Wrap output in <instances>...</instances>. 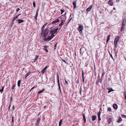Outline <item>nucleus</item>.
Wrapping results in <instances>:
<instances>
[{"mask_svg":"<svg viewBox=\"0 0 126 126\" xmlns=\"http://www.w3.org/2000/svg\"><path fill=\"white\" fill-rule=\"evenodd\" d=\"M104 74H105V73H104V72H103L102 73V77L104 75Z\"/></svg>","mask_w":126,"mask_h":126,"instance_id":"49","label":"nucleus"},{"mask_svg":"<svg viewBox=\"0 0 126 126\" xmlns=\"http://www.w3.org/2000/svg\"><path fill=\"white\" fill-rule=\"evenodd\" d=\"M108 110L110 112L111 111V108L109 107L108 108Z\"/></svg>","mask_w":126,"mask_h":126,"instance_id":"25","label":"nucleus"},{"mask_svg":"<svg viewBox=\"0 0 126 126\" xmlns=\"http://www.w3.org/2000/svg\"><path fill=\"white\" fill-rule=\"evenodd\" d=\"M124 94L125 96V98L126 99V92H124Z\"/></svg>","mask_w":126,"mask_h":126,"instance_id":"28","label":"nucleus"},{"mask_svg":"<svg viewBox=\"0 0 126 126\" xmlns=\"http://www.w3.org/2000/svg\"><path fill=\"white\" fill-rule=\"evenodd\" d=\"M122 121V119L121 117H120L119 118V119H118L117 122L118 123H120Z\"/></svg>","mask_w":126,"mask_h":126,"instance_id":"17","label":"nucleus"},{"mask_svg":"<svg viewBox=\"0 0 126 126\" xmlns=\"http://www.w3.org/2000/svg\"><path fill=\"white\" fill-rule=\"evenodd\" d=\"M126 21L125 20H123L122 21V26H125L126 24Z\"/></svg>","mask_w":126,"mask_h":126,"instance_id":"13","label":"nucleus"},{"mask_svg":"<svg viewBox=\"0 0 126 126\" xmlns=\"http://www.w3.org/2000/svg\"><path fill=\"white\" fill-rule=\"evenodd\" d=\"M59 21V19H57L53 21L52 22V24H55L56 23L58 22Z\"/></svg>","mask_w":126,"mask_h":126,"instance_id":"11","label":"nucleus"},{"mask_svg":"<svg viewBox=\"0 0 126 126\" xmlns=\"http://www.w3.org/2000/svg\"><path fill=\"white\" fill-rule=\"evenodd\" d=\"M38 56H36L34 59H35V60H36L38 58Z\"/></svg>","mask_w":126,"mask_h":126,"instance_id":"32","label":"nucleus"},{"mask_svg":"<svg viewBox=\"0 0 126 126\" xmlns=\"http://www.w3.org/2000/svg\"><path fill=\"white\" fill-rule=\"evenodd\" d=\"M15 86L14 85H13L12 86V89H14V87H15Z\"/></svg>","mask_w":126,"mask_h":126,"instance_id":"42","label":"nucleus"},{"mask_svg":"<svg viewBox=\"0 0 126 126\" xmlns=\"http://www.w3.org/2000/svg\"><path fill=\"white\" fill-rule=\"evenodd\" d=\"M119 38L120 37L119 36H118L115 39L114 41V47L115 48H116L117 47L118 42L119 40Z\"/></svg>","mask_w":126,"mask_h":126,"instance_id":"2","label":"nucleus"},{"mask_svg":"<svg viewBox=\"0 0 126 126\" xmlns=\"http://www.w3.org/2000/svg\"><path fill=\"white\" fill-rule=\"evenodd\" d=\"M12 123H13L14 122V117L13 116H12Z\"/></svg>","mask_w":126,"mask_h":126,"instance_id":"31","label":"nucleus"},{"mask_svg":"<svg viewBox=\"0 0 126 126\" xmlns=\"http://www.w3.org/2000/svg\"><path fill=\"white\" fill-rule=\"evenodd\" d=\"M10 107H11V104H10L9 105V107H8V108H9V110L10 108Z\"/></svg>","mask_w":126,"mask_h":126,"instance_id":"47","label":"nucleus"},{"mask_svg":"<svg viewBox=\"0 0 126 126\" xmlns=\"http://www.w3.org/2000/svg\"><path fill=\"white\" fill-rule=\"evenodd\" d=\"M122 117H125V118H126V115H125L123 114V115H122Z\"/></svg>","mask_w":126,"mask_h":126,"instance_id":"35","label":"nucleus"},{"mask_svg":"<svg viewBox=\"0 0 126 126\" xmlns=\"http://www.w3.org/2000/svg\"><path fill=\"white\" fill-rule=\"evenodd\" d=\"M120 0H116V1L117 2H118Z\"/></svg>","mask_w":126,"mask_h":126,"instance_id":"60","label":"nucleus"},{"mask_svg":"<svg viewBox=\"0 0 126 126\" xmlns=\"http://www.w3.org/2000/svg\"><path fill=\"white\" fill-rule=\"evenodd\" d=\"M109 39H107V40L106 41L107 42H108L109 41Z\"/></svg>","mask_w":126,"mask_h":126,"instance_id":"62","label":"nucleus"},{"mask_svg":"<svg viewBox=\"0 0 126 126\" xmlns=\"http://www.w3.org/2000/svg\"><path fill=\"white\" fill-rule=\"evenodd\" d=\"M61 14H62L63 12H64V11L62 10H61Z\"/></svg>","mask_w":126,"mask_h":126,"instance_id":"50","label":"nucleus"},{"mask_svg":"<svg viewBox=\"0 0 126 126\" xmlns=\"http://www.w3.org/2000/svg\"><path fill=\"white\" fill-rule=\"evenodd\" d=\"M57 83H58V86H60V83H59V78H58H58H57Z\"/></svg>","mask_w":126,"mask_h":126,"instance_id":"21","label":"nucleus"},{"mask_svg":"<svg viewBox=\"0 0 126 126\" xmlns=\"http://www.w3.org/2000/svg\"><path fill=\"white\" fill-rule=\"evenodd\" d=\"M38 11H37L36 12V15H35V16H37L38 15Z\"/></svg>","mask_w":126,"mask_h":126,"instance_id":"45","label":"nucleus"},{"mask_svg":"<svg viewBox=\"0 0 126 126\" xmlns=\"http://www.w3.org/2000/svg\"><path fill=\"white\" fill-rule=\"evenodd\" d=\"M125 26H122L121 28L120 29V31L121 32H122L123 31L124 29H125Z\"/></svg>","mask_w":126,"mask_h":126,"instance_id":"18","label":"nucleus"},{"mask_svg":"<svg viewBox=\"0 0 126 126\" xmlns=\"http://www.w3.org/2000/svg\"><path fill=\"white\" fill-rule=\"evenodd\" d=\"M109 39H107V40L106 41L107 42H108L109 41Z\"/></svg>","mask_w":126,"mask_h":126,"instance_id":"61","label":"nucleus"},{"mask_svg":"<svg viewBox=\"0 0 126 126\" xmlns=\"http://www.w3.org/2000/svg\"><path fill=\"white\" fill-rule=\"evenodd\" d=\"M72 19V18H71L69 20V21L68 22V23H69V22H70V21Z\"/></svg>","mask_w":126,"mask_h":126,"instance_id":"54","label":"nucleus"},{"mask_svg":"<svg viewBox=\"0 0 126 126\" xmlns=\"http://www.w3.org/2000/svg\"><path fill=\"white\" fill-rule=\"evenodd\" d=\"M82 79H83V82H84V78H82Z\"/></svg>","mask_w":126,"mask_h":126,"instance_id":"63","label":"nucleus"},{"mask_svg":"<svg viewBox=\"0 0 126 126\" xmlns=\"http://www.w3.org/2000/svg\"><path fill=\"white\" fill-rule=\"evenodd\" d=\"M20 10V9L19 8H17L16 10V11L17 12H18L19 10Z\"/></svg>","mask_w":126,"mask_h":126,"instance_id":"44","label":"nucleus"},{"mask_svg":"<svg viewBox=\"0 0 126 126\" xmlns=\"http://www.w3.org/2000/svg\"><path fill=\"white\" fill-rule=\"evenodd\" d=\"M56 44H56L54 46V49H56Z\"/></svg>","mask_w":126,"mask_h":126,"instance_id":"57","label":"nucleus"},{"mask_svg":"<svg viewBox=\"0 0 126 126\" xmlns=\"http://www.w3.org/2000/svg\"><path fill=\"white\" fill-rule=\"evenodd\" d=\"M62 120H60L59 123V126H61V125L62 123Z\"/></svg>","mask_w":126,"mask_h":126,"instance_id":"22","label":"nucleus"},{"mask_svg":"<svg viewBox=\"0 0 126 126\" xmlns=\"http://www.w3.org/2000/svg\"><path fill=\"white\" fill-rule=\"evenodd\" d=\"M92 6H90L89 8H88L86 9V11L87 12H89L91 10V9L92 8Z\"/></svg>","mask_w":126,"mask_h":126,"instance_id":"12","label":"nucleus"},{"mask_svg":"<svg viewBox=\"0 0 126 126\" xmlns=\"http://www.w3.org/2000/svg\"><path fill=\"white\" fill-rule=\"evenodd\" d=\"M16 19L15 18L13 17V18L12 19L13 22H14V21Z\"/></svg>","mask_w":126,"mask_h":126,"instance_id":"38","label":"nucleus"},{"mask_svg":"<svg viewBox=\"0 0 126 126\" xmlns=\"http://www.w3.org/2000/svg\"><path fill=\"white\" fill-rule=\"evenodd\" d=\"M101 113V112L100 111H99L98 113L97 114L98 117H100V115Z\"/></svg>","mask_w":126,"mask_h":126,"instance_id":"26","label":"nucleus"},{"mask_svg":"<svg viewBox=\"0 0 126 126\" xmlns=\"http://www.w3.org/2000/svg\"><path fill=\"white\" fill-rule=\"evenodd\" d=\"M110 57H111L112 59H113V57H112V55L111 54H110Z\"/></svg>","mask_w":126,"mask_h":126,"instance_id":"52","label":"nucleus"},{"mask_svg":"<svg viewBox=\"0 0 126 126\" xmlns=\"http://www.w3.org/2000/svg\"><path fill=\"white\" fill-rule=\"evenodd\" d=\"M47 107L46 106H44V108H46Z\"/></svg>","mask_w":126,"mask_h":126,"instance_id":"64","label":"nucleus"},{"mask_svg":"<svg viewBox=\"0 0 126 126\" xmlns=\"http://www.w3.org/2000/svg\"><path fill=\"white\" fill-rule=\"evenodd\" d=\"M46 24L45 25H44L43 26L42 28V29H41L42 32L41 33V35H42V34L43 33V31L44 30V28H45V26Z\"/></svg>","mask_w":126,"mask_h":126,"instance_id":"10","label":"nucleus"},{"mask_svg":"<svg viewBox=\"0 0 126 126\" xmlns=\"http://www.w3.org/2000/svg\"><path fill=\"white\" fill-rule=\"evenodd\" d=\"M31 74V72H29L26 75H27V76H28L30 75Z\"/></svg>","mask_w":126,"mask_h":126,"instance_id":"27","label":"nucleus"},{"mask_svg":"<svg viewBox=\"0 0 126 126\" xmlns=\"http://www.w3.org/2000/svg\"><path fill=\"white\" fill-rule=\"evenodd\" d=\"M113 108L115 109H117V105L116 104H114L113 105Z\"/></svg>","mask_w":126,"mask_h":126,"instance_id":"16","label":"nucleus"},{"mask_svg":"<svg viewBox=\"0 0 126 126\" xmlns=\"http://www.w3.org/2000/svg\"><path fill=\"white\" fill-rule=\"evenodd\" d=\"M4 88V87L3 86L2 87L1 89H0V91L2 94V93L3 91V90Z\"/></svg>","mask_w":126,"mask_h":126,"instance_id":"24","label":"nucleus"},{"mask_svg":"<svg viewBox=\"0 0 126 126\" xmlns=\"http://www.w3.org/2000/svg\"><path fill=\"white\" fill-rule=\"evenodd\" d=\"M33 6L34 7H35V2L34 1L33 2Z\"/></svg>","mask_w":126,"mask_h":126,"instance_id":"33","label":"nucleus"},{"mask_svg":"<svg viewBox=\"0 0 126 126\" xmlns=\"http://www.w3.org/2000/svg\"><path fill=\"white\" fill-rule=\"evenodd\" d=\"M13 110H14V106L13 105Z\"/></svg>","mask_w":126,"mask_h":126,"instance_id":"58","label":"nucleus"},{"mask_svg":"<svg viewBox=\"0 0 126 126\" xmlns=\"http://www.w3.org/2000/svg\"><path fill=\"white\" fill-rule=\"evenodd\" d=\"M102 81V80L100 79V76L98 75L96 82V84L98 85V83L99 82H100V83L101 84Z\"/></svg>","mask_w":126,"mask_h":126,"instance_id":"4","label":"nucleus"},{"mask_svg":"<svg viewBox=\"0 0 126 126\" xmlns=\"http://www.w3.org/2000/svg\"><path fill=\"white\" fill-rule=\"evenodd\" d=\"M58 30V28L54 29L53 30H50L49 31V33L50 35H49L48 37H44V40L45 41H49L50 40L55 36L54 34H55L57 32V31Z\"/></svg>","mask_w":126,"mask_h":126,"instance_id":"1","label":"nucleus"},{"mask_svg":"<svg viewBox=\"0 0 126 126\" xmlns=\"http://www.w3.org/2000/svg\"><path fill=\"white\" fill-rule=\"evenodd\" d=\"M58 87H59V91H60V93H61V89L60 87V86H58Z\"/></svg>","mask_w":126,"mask_h":126,"instance_id":"37","label":"nucleus"},{"mask_svg":"<svg viewBox=\"0 0 126 126\" xmlns=\"http://www.w3.org/2000/svg\"><path fill=\"white\" fill-rule=\"evenodd\" d=\"M98 120L99 121H100L101 120L100 117H98Z\"/></svg>","mask_w":126,"mask_h":126,"instance_id":"46","label":"nucleus"},{"mask_svg":"<svg viewBox=\"0 0 126 126\" xmlns=\"http://www.w3.org/2000/svg\"><path fill=\"white\" fill-rule=\"evenodd\" d=\"M84 122L85 123V122H86V119H84Z\"/></svg>","mask_w":126,"mask_h":126,"instance_id":"55","label":"nucleus"},{"mask_svg":"<svg viewBox=\"0 0 126 126\" xmlns=\"http://www.w3.org/2000/svg\"><path fill=\"white\" fill-rule=\"evenodd\" d=\"M62 60L65 63H67L65 61V60H63L62 59Z\"/></svg>","mask_w":126,"mask_h":126,"instance_id":"43","label":"nucleus"},{"mask_svg":"<svg viewBox=\"0 0 126 126\" xmlns=\"http://www.w3.org/2000/svg\"><path fill=\"white\" fill-rule=\"evenodd\" d=\"M21 82V80H19L17 82V85L18 87H19L20 86V84Z\"/></svg>","mask_w":126,"mask_h":126,"instance_id":"20","label":"nucleus"},{"mask_svg":"<svg viewBox=\"0 0 126 126\" xmlns=\"http://www.w3.org/2000/svg\"><path fill=\"white\" fill-rule=\"evenodd\" d=\"M110 35H109L107 39L110 40Z\"/></svg>","mask_w":126,"mask_h":126,"instance_id":"40","label":"nucleus"},{"mask_svg":"<svg viewBox=\"0 0 126 126\" xmlns=\"http://www.w3.org/2000/svg\"><path fill=\"white\" fill-rule=\"evenodd\" d=\"M65 83H66V84L67 85H68V81H67L66 80H65Z\"/></svg>","mask_w":126,"mask_h":126,"instance_id":"41","label":"nucleus"},{"mask_svg":"<svg viewBox=\"0 0 126 126\" xmlns=\"http://www.w3.org/2000/svg\"><path fill=\"white\" fill-rule=\"evenodd\" d=\"M18 16H17L15 18L16 19V18H18Z\"/></svg>","mask_w":126,"mask_h":126,"instance_id":"59","label":"nucleus"},{"mask_svg":"<svg viewBox=\"0 0 126 126\" xmlns=\"http://www.w3.org/2000/svg\"><path fill=\"white\" fill-rule=\"evenodd\" d=\"M83 119H86L85 115L84 114H83Z\"/></svg>","mask_w":126,"mask_h":126,"instance_id":"39","label":"nucleus"},{"mask_svg":"<svg viewBox=\"0 0 126 126\" xmlns=\"http://www.w3.org/2000/svg\"><path fill=\"white\" fill-rule=\"evenodd\" d=\"M112 122V119L111 118H110L108 119V122L109 124H110V123Z\"/></svg>","mask_w":126,"mask_h":126,"instance_id":"8","label":"nucleus"},{"mask_svg":"<svg viewBox=\"0 0 126 126\" xmlns=\"http://www.w3.org/2000/svg\"><path fill=\"white\" fill-rule=\"evenodd\" d=\"M48 47V46H47V45H45V46H43L42 47V49H43L44 50H45L46 52L47 53L48 52V50L47 49V48Z\"/></svg>","mask_w":126,"mask_h":126,"instance_id":"6","label":"nucleus"},{"mask_svg":"<svg viewBox=\"0 0 126 126\" xmlns=\"http://www.w3.org/2000/svg\"><path fill=\"white\" fill-rule=\"evenodd\" d=\"M47 66L46 67H45L44 69H43L44 70H45L46 69H47Z\"/></svg>","mask_w":126,"mask_h":126,"instance_id":"51","label":"nucleus"},{"mask_svg":"<svg viewBox=\"0 0 126 126\" xmlns=\"http://www.w3.org/2000/svg\"><path fill=\"white\" fill-rule=\"evenodd\" d=\"M39 124V123L36 122V123H35V126H38Z\"/></svg>","mask_w":126,"mask_h":126,"instance_id":"30","label":"nucleus"},{"mask_svg":"<svg viewBox=\"0 0 126 126\" xmlns=\"http://www.w3.org/2000/svg\"><path fill=\"white\" fill-rule=\"evenodd\" d=\"M109 4L110 5L112 6L113 4V2L112 0H109L108 2Z\"/></svg>","mask_w":126,"mask_h":126,"instance_id":"7","label":"nucleus"},{"mask_svg":"<svg viewBox=\"0 0 126 126\" xmlns=\"http://www.w3.org/2000/svg\"><path fill=\"white\" fill-rule=\"evenodd\" d=\"M82 78H84V74H83V71H82Z\"/></svg>","mask_w":126,"mask_h":126,"instance_id":"48","label":"nucleus"},{"mask_svg":"<svg viewBox=\"0 0 126 126\" xmlns=\"http://www.w3.org/2000/svg\"><path fill=\"white\" fill-rule=\"evenodd\" d=\"M40 121V119L39 118H38L36 121V122L39 123V122Z\"/></svg>","mask_w":126,"mask_h":126,"instance_id":"29","label":"nucleus"},{"mask_svg":"<svg viewBox=\"0 0 126 126\" xmlns=\"http://www.w3.org/2000/svg\"><path fill=\"white\" fill-rule=\"evenodd\" d=\"M45 72V70H44L43 69L42 70V73L43 74H44Z\"/></svg>","mask_w":126,"mask_h":126,"instance_id":"34","label":"nucleus"},{"mask_svg":"<svg viewBox=\"0 0 126 126\" xmlns=\"http://www.w3.org/2000/svg\"><path fill=\"white\" fill-rule=\"evenodd\" d=\"M35 19L37 20V16H35Z\"/></svg>","mask_w":126,"mask_h":126,"instance_id":"56","label":"nucleus"},{"mask_svg":"<svg viewBox=\"0 0 126 126\" xmlns=\"http://www.w3.org/2000/svg\"><path fill=\"white\" fill-rule=\"evenodd\" d=\"M91 118L92 120L94 121L96 119V116L95 115H93L91 117Z\"/></svg>","mask_w":126,"mask_h":126,"instance_id":"9","label":"nucleus"},{"mask_svg":"<svg viewBox=\"0 0 126 126\" xmlns=\"http://www.w3.org/2000/svg\"><path fill=\"white\" fill-rule=\"evenodd\" d=\"M113 91V90L112 89H111V90L109 91H108V93H109L111 91Z\"/></svg>","mask_w":126,"mask_h":126,"instance_id":"36","label":"nucleus"},{"mask_svg":"<svg viewBox=\"0 0 126 126\" xmlns=\"http://www.w3.org/2000/svg\"><path fill=\"white\" fill-rule=\"evenodd\" d=\"M17 21H18V23H20L23 22L24 20L22 19H18Z\"/></svg>","mask_w":126,"mask_h":126,"instance_id":"14","label":"nucleus"},{"mask_svg":"<svg viewBox=\"0 0 126 126\" xmlns=\"http://www.w3.org/2000/svg\"><path fill=\"white\" fill-rule=\"evenodd\" d=\"M63 20L62 21V22L59 25V26H62L63 25Z\"/></svg>","mask_w":126,"mask_h":126,"instance_id":"19","label":"nucleus"},{"mask_svg":"<svg viewBox=\"0 0 126 126\" xmlns=\"http://www.w3.org/2000/svg\"><path fill=\"white\" fill-rule=\"evenodd\" d=\"M44 90V89H43V90L39 91L38 92V93L39 94H40L43 93Z\"/></svg>","mask_w":126,"mask_h":126,"instance_id":"23","label":"nucleus"},{"mask_svg":"<svg viewBox=\"0 0 126 126\" xmlns=\"http://www.w3.org/2000/svg\"><path fill=\"white\" fill-rule=\"evenodd\" d=\"M76 1H74L73 2V5L74 6V8H76Z\"/></svg>","mask_w":126,"mask_h":126,"instance_id":"15","label":"nucleus"},{"mask_svg":"<svg viewBox=\"0 0 126 126\" xmlns=\"http://www.w3.org/2000/svg\"><path fill=\"white\" fill-rule=\"evenodd\" d=\"M83 29V27L82 25H79V27L78 28V30L80 34L82 33V30Z\"/></svg>","mask_w":126,"mask_h":126,"instance_id":"3","label":"nucleus"},{"mask_svg":"<svg viewBox=\"0 0 126 126\" xmlns=\"http://www.w3.org/2000/svg\"><path fill=\"white\" fill-rule=\"evenodd\" d=\"M48 30L47 29H46L44 31H43V33L42 34H43V36H44V37H46V36L47 35L48 33Z\"/></svg>","mask_w":126,"mask_h":126,"instance_id":"5","label":"nucleus"},{"mask_svg":"<svg viewBox=\"0 0 126 126\" xmlns=\"http://www.w3.org/2000/svg\"><path fill=\"white\" fill-rule=\"evenodd\" d=\"M35 87V86H33V87H32L31 89V90H30V91L32 90L34 88V87Z\"/></svg>","mask_w":126,"mask_h":126,"instance_id":"53","label":"nucleus"}]
</instances>
